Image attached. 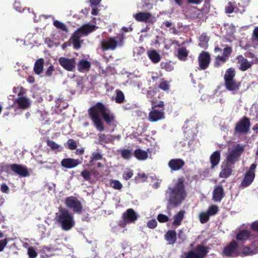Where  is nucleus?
Instances as JSON below:
<instances>
[{"mask_svg":"<svg viewBox=\"0 0 258 258\" xmlns=\"http://www.w3.org/2000/svg\"><path fill=\"white\" fill-rule=\"evenodd\" d=\"M184 182L183 177L179 178L174 186L169 187L166 191L168 195L166 197L168 210L170 211L178 207L186 199L187 194L185 188Z\"/></svg>","mask_w":258,"mask_h":258,"instance_id":"obj_1","label":"nucleus"},{"mask_svg":"<svg viewBox=\"0 0 258 258\" xmlns=\"http://www.w3.org/2000/svg\"><path fill=\"white\" fill-rule=\"evenodd\" d=\"M107 108L108 107L104 104L101 102H98L88 110L90 118L92 121L96 130L99 132H102L105 130L101 117L103 113L107 110Z\"/></svg>","mask_w":258,"mask_h":258,"instance_id":"obj_2","label":"nucleus"},{"mask_svg":"<svg viewBox=\"0 0 258 258\" xmlns=\"http://www.w3.org/2000/svg\"><path fill=\"white\" fill-rule=\"evenodd\" d=\"M55 220L62 230L69 231L75 225L73 214L68 209L60 207L56 213Z\"/></svg>","mask_w":258,"mask_h":258,"instance_id":"obj_3","label":"nucleus"},{"mask_svg":"<svg viewBox=\"0 0 258 258\" xmlns=\"http://www.w3.org/2000/svg\"><path fill=\"white\" fill-rule=\"evenodd\" d=\"M236 74L235 69L231 67L225 71L223 76L224 85L225 89L233 94H236L241 86V82L237 81L235 79Z\"/></svg>","mask_w":258,"mask_h":258,"instance_id":"obj_4","label":"nucleus"},{"mask_svg":"<svg viewBox=\"0 0 258 258\" xmlns=\"http://www.w3.org/2000/svg\"><path fill=\"white\" fill-rule=\"evenodd\" d=\"M125 38V36L123 33L118 34L115 37H110L101 42V48L103 51L114 50L117 46L122 47L124 44Z\"/></svg>","mask_w":258,"mask_h":258,"instance_id":"obj_5","label":"nucleus"},{"mask_svg":"<svg viewBox=\"0 0 258 258\" xmlns=\"http://www.w3.org/2000/svg\"><path fill=\"white\" fill-rule=\"evenodd\" d=\"M195 242L190 244V250L184 253L185 258H205L207 256L210 248L203 244H198L194 247Z\"/></svg>","mask_w":258,"mask_h":258,"instance_id":"obj_6","label":"nucleus"},{"mask_svg":"<svg viewBox=\"0 0 258 258\" xmlns=\"http://www.w3.org/2000/svg\"><path fill=\"white\" fill-rule=\"evenodd\" d=\"M238 248V242L235 240H232L224 247L222 254L228 257H237L240 254Z\"/></svg>","mask_w":258,"mask_h":258,"instance_id":"obj_7","label":"nucleus"},{"mask_svg":"<svg viewBox=\"0 0 258 258\" xmlns=\"http://www.w3.org/2000/svg\"><path fill=\"white\" fill-rule=\"evenodd\" d=\"M66 206L72 209L74 213L80 214L83 211V206L81 202L74 196L67 197L64 201Z\"/></svg>","mask_w":258,"mask_h":258,"instance_id":"obj_8","label":"nucleus"},{"mask_svg":"<svg viewBox=\"0 0 258 258\" xmlns=\"http://www.w3.org/2000/svg\"><path fill=\"white\" fill-rule=\"evenodd\" d=\"M244 150L243 146L240 144H237L234 149L229 152L226 157L225 161L231 165H234L235 163L238 161Z\"/></svg>","mask_w":258,"mask_h":258,"instance_id":"obj_9","label":"nucleus"},{"mask_svg":"<svg viewBox=\"0 0 258 258\" xmlns=\"http://www.w3.org/2000/svg\"><path fill=\"white\" fill-rule=\"evenodd\" d=\"M250 126V119L244 116L236 124L234 132L238 134H245L249 130Z\"/></svg>","mask_w":258,"mask_h":258,"instance_id":"obj_10","label":"nucleus"},{"mask_svg":"<svg viewBox=\"0 0 258 258\" xmlns=\"http://www.w3.org/2000/svg\"><path fill=\"white\" fill-rule=\"evenodd\" d=\"M134 18L138 22L153 24L156 21L155 17L149 12H140L134 15Z\"/></svg>","mask_w":258,"mask_h":258,"instance_id":"obj_11","label":"nucleus"},{"mask_svg":"<svg viewBox=\"0 0 258 258\" xmlns=\"http://www.w3.org/2000/svg\"><path fill=\"white\" fill-rule=\"evenodd\" d=\"M211 59L210 53L208 51H202L198 57L199 69L200 70H206L210 65Z\"/></svg>","mask_w":258,"mask_h":258,"instance_id":"obj_12","label":"nucleus"},{"mask_svg":"<svg viewBox=\"0 0 258 258\" xmlns=\"http://www.w3.org/2000/svg\"><path fill=\"white\" fill-rule=\"evenodd\" d=\"M58 61L59 64L68 71H74L76 67V60L74 58H68L65 57H60Z\"/></svg>","mask_w":258,"mask_h":258,"instance_id":"obj_13","label":"nucleus"},{"mask_svg":"<svg viewBox=\"0 0 258 258\" xmlns=\"http://www.w3.org/2000/svg\"><path fill=\"white\" fill-rule=\"evenodd\" d=\"M11 170L21 177H25L30 174L27 167L21 164H13L10 166Z\"/></svg>","mask_w":258,"mask_h":258,"instance_id":"obj_14","label":"nucleus"},{"mask_svg":"<svg viewBox=\"0 0 258 258\" xmlns=\"http://www.w3.org/2000/svg\"><path fill=\"white\" fill-rule=\"evenodd\" d=\"M185 165V162L180 158L172 159L168 163V166L172 171L181 170Z\"/></svg>","mask_w":258,"mask_h":258,"instance_id":"obj_15","label":"nucleus"},{"mask_svg":"<svg viewBox=\"0 0 258 258\" xmlns=\"http://www.w3.org/2000/svg\"><path fill=\"white\" fill-rule=\"evenodd\" d=\"M165 118L164 109L158 110L152 109L149 113L148 119L150 122H156Z\"/></svg>","mask_w":258,"mask_h":258,"instance_id":"obj_16","label":"nucleus"},{"mask_svg":"<svg viewBox=\"0 0 258 258\" xmlns=\"http://www.w3.org/2000/svg\"><path fill=\"white\" fill-rule=\"evenodd\" d=\"M102 118L104 122L108 126H115L117 123L116 120V116L108 108L107 110L103 113Z\"/></svg>","mask_w":258,"mask_h":258,"instance_id":"obj_17","label":"nucleus"},{"mask_svg":"<svg viewBox=\"0 0 258 258\" xmlns=\"http://www.w3.org/2000/svg\"><path fill=\"white\" fill-rule=\"evenodd\" d=\"M233 165L227 163L226 161L223 162L221 164V171L220 172L219 176L222 178H228L232 173Z\"/></svg>","mask_w":258,"mask_h":258,"instance_id":"obj_18","label":"nucleus"},{"mask_svg":"<svg viewBox=\"0 0 258 258\" xmlns=\"http://www.w3.org/2000/svg\"><path fill=\"white\" fill-rule=\"evenodd\" d=\"M241 253L244 256L258 253V246L254 242L242 247Z\"/></svg>","mask_w":258,"mask_h":258,"instance_id":"obj_19","label":"nucleus"},{"mask_svg":"<svg viewBox=\"0 0 258 258\" xmlns=\"http://www.w3.org/2000/svg\"><path fill=\"white\" fill-rule=\"evenodd\" d=\"M225 194L223 187L221 185H216L213 191L212 199L215 202H220L224 197Z\"/></svg>","mask_w":258,"mask_h":258,"instance_id":"obj_20","label":"nucleus"},{"mask_svg":"<svg viewBox=\"0 0 258 258\" xmlns=\"http://www.w3.org/2000/svg\"><path fill=\"white\" fill-rule=\"evenodd\" d=\"M81 34L80 32L77 29L73 33L70 39V41L72 43L74 48L76 49H79L81 46V43L83 41L80 40Z\"/></svg>","mask_w":258,"mask_h":258,"instance_id":"obj_21","label":"nucleus"},{"mask_svg":"<svg viewBox=\"0 0 258 258\" xmlns=\"http://www.w3.org/2000/svg\"><path fill=\"white\" fill-rule=\"evenodd\" d=\"M122 218L126 221L131 223H135L138 219V215L133 209H128L122 214Z\"/></svg>","mask_w":258,"mask_h":258,"instance_id":"obj_22","label":"nucleus"},{"mask_svg":"<svg viewBox=\"0 0 258 258\" xmlns=\"http://www.w3.org/2000/svg\"><path fill=\"white\" fill-rule=\"evenodd\" d=\"M80 163L79 159L73 158H64L61 161V165L66 168H72L76 167Z\"/></svg>","mask_w":258,"mask_h":258,"instance_id":"obj_23","label":"nucleus"},{"mask_svg":"<svg viewBox=\"0 0 258 258\" xmlns=\"http://www.w3.org/2000/svg\"><path fill=\"white\" fill-rule=\"evenodd\" d=\"M251 235V231L248 230H240L236 235V239L238 241H245L249 239Z\"/></svg>","mask_w":258,"mask_h":258,"instance_id":"obj_24","label":"nucleus"},{"mask_svg":"<svg viewBox=\"0 0 258 258\" xmlns=\"http://www.w3.org/2000/svg\"><path fill=\"white\" fill-rule=\"evenodd\" d=\"M255 177V173L251 171H247L241 183V186L243 187L248 186L253 181Z\"/></svg>","mask_w":258,"mask_h":258,"instance_id":"obj_25","label":"nucleus"},{"mask_svg":"<svg viewBox=\"0 0 258 258\" xmlns=\"http://www.w3.org/2000/svg\"><path fill=\"white\" fill-rule=\"evenodd\" d=\"M147 54L150 60L153 63H158L161 60V57L160 54L155 49H150L147 52Z\"/></svg>","mask_w":258,"mask_h":258,"instance_id":"obj_26","label":"nucleus"},{"mask_svg":"<svg viewBox=\"0 0 258 258\" xmlns=\"http://www.w3.org/2000/svg\"><path fill=\"white\" fill-rule=\"evenodd\" d=\"M14 102L17 103L19 108L22 109H27L30 106L29 100L26 97H18Z\"/></svg>","mask_w":258,"mask_h":258,"instance_id":"obj_27","label":"nucleus"},{"mask_svg":"<svg viewBox=\"0 0 258 258\" xmlns=\"http://www.w3.org/2000/svg\"><path fill=\"white\" fill-rule=\"evenodd\" d=\"M98 27L94 25H91L90 23L84 24L78 28V30L82 34L88 35L95 30Z\"/></svg>","mask_w":258,"mask_h":258,"instance_id":"obj_28","label":"nucleus"},{"mask_svg":"<svg viewBox=\"0 0 258 258\" xmlns=\"http://www.w3.org/2000/svg\"><path fill=\"white\" fill-rule=\"evenodd\" d=\"M221 154L219 151L214 152L210 156V161L211 163V168L213 169L217 166L220 161Z\"/></svg>","mask_w":258,"mask_h":258,"instance_id":"obj_29","label":"nucleus"},{"mask_svg":"<svg viewBox=\"0 0 258 258\" xmlns=\"http://www.w3.org/2000/svg\"><path fill=\"white\" fill-rule=\"evenodd\" d=\"M77 67L80 72L88 71L91 68V63L86 59H81L78 62Z\"/></svg>","mask_w":258,"mask_h":258,"instance_id":"obj_30","label":"nucleus"},{"mask_svg":"<svg viewBox=\"0 0 258 258\" xmlns=\"http://www.w3.org/2000/svg\"><path fill=\"white\" fill-rule=\"evenodd\" d=\"M98 144L102 145L103 144H109L113 141V138L111 135H105L103 133H99L98 135Z\"/></svg>","mask_w":258,"mask_h":258,"instance_id":"obj_31","label":"nucleus"},{"mask_svg":"<svg viewBox=\"0 0 258 258\" xmlns=\"http://www.w3.org/2000/svg\"><path fill=\"white\" fill-rule=\"evenodd\" d=\"M165 240L170 244H174L177 240V234L174 230H168L165 235Z\"/></svg>","mask_w":258,"mask_h":258,"instance_id":"obj_32","label":"nucleus"},{"mask_svg":"<svg viewBox=\"0 0 258 258\" xmlns=\"http://www.w3.org/2000/svg\"><path fill=\"white\" fill-rule=\"evenodd\" d=\"M189 16L192 19L201 20L204 18L203 12L200 9L195 7L189 11Z\"/></svg>","mask_w":258,"mask_h":258,"instance_id":"obj_33","label":"nucleus"},{"mask_svg":"<svg viewBox=\"0 0 258 258\" xmlns=\"http://www.w3.org/2000/svg\"><path fill=\"white\" fill-rule=\"evenodd\" d=\"M44 59L42 58L37 59L34 64V71L37 75H40L43 69Z\"/></svg>","mask_w":258,"mask_h":258,"instance_id":"obj_34","label":"nucleus"},{"mask_svg":"<svg viewBox=\"0 0 258 258\" xmlns=\"http://www.w3.org/2000/svg\"><path fill=\"white\" fill-rule=\"evenodd\" d=\"M134 156L139 160H144L148 158V153L141 149H137L134 153Z\"/></svg>","mask_w":258,"mask_h":258,"instance_id":"obj_35","label":"nucleus"},{"mask_svg":"<svg viewBox=\"0 0 258 258\" xmlns=\"http://www.w3.org/2000/svg\"><path fill=\"white\" fill-rule=\"evenodd\" d=\"M184 211H180L174 216V221L173 222V225L177 226L181 224V221L184 218Z\"/></svg>","mask_w":258,"mask_h":258,"instance_id":"obj_36","label":"nucleus"},{"mask_svg":"<svg viewBox=\"0 0 258 258\" xmlns=\"http://www.w3.org/2000/svg\"><path fill=\"white\" fill-rule=\"evenodd\" d=\"M188 53L186 48L182 47L178 49L177 56L179 60L184 61L187 59Z\"/></svg>","mask_w":258,"mask_h":258,"instance_id":"obj_37","label":"nucleus"},{"mask_svg":"<svg viewBox=\"0 0 258 258\" xmlns=\"http://www.w3.org/2000/svg\"><path fill=\"white\" fill-rule=\"evenodd\" d=\"M209 38L206 33H202L199 37V45L202 48H206L208 47Z\"/></svg>","mask_w":258,"mask_h":258,"instance_id":"obj_38","label":"nucleus"},{"mask_svg":"<svg viewBox=\"0 0 258 258\" xmlns=\"http://www.w3.org/2000/svg\"><path fill=\"white\" fill-rule=\"evenodd\" d=\"M46 144L48 147L50 148L51 150L52 151L57 152L61 151V146L52 140L47 139L46 140Z\"/></svg>","mask_w":258,"mask_h":258,"instance_id":"obj_39","label":"nucleus"},{"mask_svg":"<svg viewBox=\"0 0 258 258\" xmlns=\"http://www.w3.org/2000/svg\"><path fill=\"white\" fill-rule=\"evenodd\" d=\"M158 88L164 91L168 92L170 88L169 82L162 78L161 79V82L158 85Z\"/></svg>","mask_w":258,"mask_h":258,"instance_id":"obj_40","label":"nucleus"},{"mask_svg":"<svg viewBox=\"0 0 258 258\" xmlns=\"http://www.w3.org/2000/svg\"><path fill=\"white\" fill-rule=\"evenodd\" d=\"M227 60L222 55H218L215 57L214 66L216 68H219Z\"/></svg>","mask_w":258,"mask_h":258,"instance_id":"obj_41","label":"nucleus"},{"mask_svg":"<svg viewBox=\"0 0 258 258\" xmlns=\"http://www.w3.org/2000/svg\"><path fill=\"white\" fill-rule=\"evenodd\" d=\"M151 103L152 109H156L157 107L163 108L165 105L163 101H158L155 98L151 99Z\"/></svg>","mask_w":258,"mask_h":258,"instance_id":"obj_42","label":"nucleus"},{"mask_svg":"<svg viewBox=\"0 0 258 258\" xmlns=\"http://www.w3.org/2000/svg\"><path fill=\"white\" fill-rule=\"evenodd\" d=\"M103 158L102 155L98 152H93L90 156V164L91 165H94L95 161L102 159Z\"/></svg>","mask_w":258,"mask_h":258,"instance_id":"obj_43","label":"nucleus"},{"mask_svg":"<svg viewBox=\"0 0 258 258\" xmlns=\"http://www.w3.org/2000/svg\"><path fill=\"white\" fill-rule=\"evenodd\" d=\"M116 93V95L115 98V102L119 104L123 103L125 99L123 93L119 90H117Z\"/></svg>","mask_w":258,"mask_h":258,"instance_id":"obj_44","label":"nucleus"},{"mask_svg":"<svg viewBox=\"0 0 258 258\" xmlns=\"http://www.w3.org/2000/svg\"><path fill=\"white\" fill-rule=\"evenodd\" d=\"M53 25L57 29H60L61 30L66 32H68V28L64 23L58 20H54L53 22Z\"/></svg>","mask_w":258,"mask_h":258,"instance_id":"obj_45","label":"nucleus"},{"mask_svg":"<svg viewBox=\"0 0 258 258\" xmlns=\"http://www.w3.org/2000/svg\"><path fill=\"white\" fill-rule=\"evenodd\" d=\"M110 186L115 189L120 190L122 188V184L120 182L115 179H110L109 181Z\"/></svg>","mask_w":258,"mask_h":258,"instance_id":"obj_46","label":"nucleus"},{"mask_svg":"<svg viewBox=\"0 0 258 258\" xmlns=\"http://www.w3.org/2000/svg\"><path fill=\"white\" fill-rule=\"evenodd\" d=\"M252 63L247 60L240 64L238 69L242 72H245L250 68L252 66Z\"/></svg>","mask_w":258,"mask_h":258,"instance_id":"obj_47","label":"nucleus"},{"mask_svg":"<svg viewBox=\"0 0 258 258\" xmlns=\"http://www.w3.org/2000/svg\"><path fill=\"white\" fill-rule=\"evenodd\" d=\"M210 216L207 212L201 213L199 215L200 222L202 224L207 223L209 220Z\"/></svg>","mask_w":258,"mask_h":258,"instance_id":"obj_48","label":"nucleus"},{"mask_svg":"<svg viewBox=\"0 0 258 258\" xmlns=\"http://www.w3.org/2000/svg\"><path fill=\"white\" fill-rule=\"evenodd\" d=\"M147 178L148 177L145 173H139L138 176L135 177V182L138 183L146 181Z\"/></svg>","mask_w":258,"mask_h":258,"instance_id":"obj_49","label":"nucleus"},{"mask_svg":"<svg viewBox=\"0 0 258 258\" xmlns=\"http://www.w3.org/2000/svg\"><path fill=\"white\" fill-rule=\"evenodd\" d=\"M154 1V0H142L143 8L150 10L153 8V3Z\"/></svg>","mask_w":258,"mask_h":258,"instance_id":"obj_50","label":"nucleus"},{"mask_svg":"<svg viewBox=\"0 0 258 258\" xmlns=\"http://www.w3.org/2000/svg\"><path fill=\"white\" fill-rule=\"evenodd\" d=\"M232 51V47L229 46H226L223 49V52L222 56H224V57L226 58V59L227 60L229 56L231 55Z\"/></svg>","mask_w":258,"mask_h":258,"instance_id":"obj_51","label":"nucleus"},{"mask_svg":"<svg viewBox=\"0 0 258 258\" xmlns=\"http://www.w3.org/2000/svg\"><path fill=\"white\" fill-rule=\"evenodd\" d=\"M120 154L121 157L126 160L130 159L132 155L131 151L128 149H123L121 151Z\"/></svg>","mask_w":258,"mask_h":258,"instance_id":"obj_52","label":"nucleus"},{"mask_svg":"<svg viewBox=\"0 0 258 258\" xmlns=\"http://www.w3.org/2000/svg\"><path fill=\"white\" fill-rule=\"evenodd\" d=\"M219 211L218 207L216 205H212L209 207L207 213L210 216H212L216 214Z\"/></svg>","mask_w":258,"mask_h":258,"instance_id":"obj_53","label":"nucleus"},{"mask_svg":"<svg viewBox=\"0 0 258 258\" xmlns=\"http://www.w3.org/2000/svg\"><path fill=\"white\" fill-rule=\"evenodd\" d=\"M67 145L68 148L71 150H74L77 149V144L73 139H69L67 141Z\"/></svg>","mask_w":258,"mask_h":258,"instance_id":"obj_54","label":"nucleus"},{"mask_svg":"<svg viewBox=\"0 0 258 258\" xmlns=\"http://www.w3.org/2000/svg\"><path fill=\"white\" fill-rule=\"evenodd\" d=\"M54 71V66L52 64H50L45 72V76L47 77H51Z\"/></svg>","mask_w":258,"mask_h":258,"instance_id":"obj_55","label":"nucleus"},{"mask_svg":"<svg viewBox=\"0 0 258 258\" xmlns=\"http://www.w3.org/2000/svg\"><path fill=\"white\" fill-rule=\"evenodd\" d=\"M133 171L131 169H128L123 172L122 177L124 180H127L133 176Z\"/></svg>","mask_w":258,"mask_h":258,"instance_id":"obj_56","label":"nucleus"},{"mask_svg":"<svg viewBox=\"0 0 258 258\" xmlns=\"http://www.w3.org/2000/svg\"><path fill=\"white\" fill-rule=\"evenodd\" d=\"M210 10V3L208 2H205L202 9H201L200 10L202 11V12H203V16H204L205 15H207L209 13Z\"/></svg>","mask_w":258,"mask_h":258,"instance_id":"obj_57","label":"nucleus"},{"mask_svg":"<svg viewBox=\"0 0 258 258\" xmlns=\"http://www.w3.org/2000/svg\"><path fill=\"white\" fill-rule=\"evenodd\" d=\"M169 217L165 215L159 214L157 216V220L159 222L164 223L169 221Z\"/></svg>","mask_w":258,"mask_h":258,"instance_id":"obj_58","label":"nucleus"},{"mask_svg":"<svg viewBox=\"0 0 258 258\" xmlns=\"http://www.w3.org/2000/svg\"><path fill=\"white\" fill-rule=\"evenodd\" d=\"M28 254L30 258H35L37 255V253L33 247H30L28 248Z\"/></svg>","mask_w":258,"mask_h":258,"instance_id":"obj_59","label":"nucleus"},{"mask_svg":"<svg viewBox=\"0 0 258 258\" xmlns=\"http://www.w3.org/2000/svg\"><path fill=\"white\" fill-rule=\"evenodd\" d=\"M234 11V7L231 2H229L227 6L225 7V11L227 14H231Z\"/></svg>","mask_w":258,"mask_h":258,"instance_id":"obj_60","label":"nucleus"},{"mask_svg":"<svg viewBox=\"0 0 258 258\" xmlns=\"http://www.w3.org/2000/svg\"><path fill=\"white\" fill-rule=\"evenodd\" d=\"M81 175L86 180H89L91 178L90 172L87 170H84L82 171Z\"/></svg>","mask_w":258,"mask_h":258,"instance_id":"obj_61","label":"nucleus"},{"mask_svg":"<svg viewBox=\"0 0 258 258\" xmlns=\"http://www.w3.org/2000/svg\"><path fill=\"white\" fill-rule=\"evenodd\" d=\"M157 222L155 219H151L147 222V226L150 229H154L156 227Z\"/></svg>","mask_w":258,"mask_h":258,"instance_id":"obj_62","label":"nucleus"},{"mask_svg":"<svg viewBox=\"0 0 258 258\" xmlns=\"http://www.w3.org/2000/svg\"><path fill=\"white\" fill-rule=\"evenodd\" d=\"M9 242L8 238L0 240V252L2 251Z\"/></svg>","mask_w":258,"mask_h":258,"instance_id":"obj_63","label":"nucleus"},{"mask_svg":"<svg viewBox=\"0 0 258 258\" xmlns=\"http://www.w3.org/2000/svg\"><path fill=\"white\" fill-rule=\"evenodd\" d=\"M250 228L253 231L258 232V220L250 224Z\"/></svg>","mask_w":258,"mask_h":258,"instance_id":"obj_64","label":"nucleus"}]
</instances>
